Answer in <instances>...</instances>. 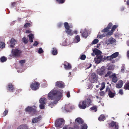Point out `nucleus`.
<instances>
[{
  "label": "nucleus",
  "instance_id": "f257e3e1",
  "mask_svg": "<svg viewBox=\"0 0 129 129\" xmlns=\"http://www.w3.org/2000/svg\"><path fill=\"white\" fill-rule=\"evenodd\" d=\"M63 90L53 89L49 93L48 99L51 100L57 101L58 99H60L63 96Z\"/></svg>",
  "mask_w": 129,
  "mask_h": 129
},
{
  "label": "nucleus",
  "instance_id": "f03ea898",
  "mask_svg": "<svg viewBox=\"0 0 129 129\" xmlns=\"http://www.w3.org/2000/svg\"><path fill=\"white\" fill-rule=\"evenodd\" d=\"M64 25L66 29L65 31L69 35L72 36L74 34H77V31L76 30L74 31L73 32H72V30L70 29V26L67 22H65L64 23Z\"/></svg>",
  "mask_w": 129,
  "mask_h": 129
},
{
  "label": "nucleus",
  "instance_id": "7ed1b4c3",
  "mask_svg": "<svg viewBox=\"0 0 129 129\" xmlns=\"http://www.w3.org/2000/svg\"><path fill=\"white\" fill-rule=\"evenodd\" d=\"M64 120L62 118H59L57 119L55 122V126L56 127H61L64 125Z\"/></svg>",
  "mask_w": 129,
  "mask_h": 129
},
{
  "label": "nucleus",
  "instance_id": "20e7f679",
  "mask_svg": "<svg viewBox=\"0 0 129 129\" xmlns=\"http://www.w3.org/2000/svg\"><path fill=\"white\" fill-rule=\"evenodd\" d=\"M21 52L20 50L18 49H13L12 51V56L11 55L10 56L13 57H18L20 55Z\"/></svg>",
  "mask_w": 129,
  "mask_h": 129
},
{
  "label": "nucleus",
  "instance_id": "39448f33",
  "mask_svg": "<svg viewBox=\"0 0 129 129\" xmlns=\"http://www.w3.org/2000/svg\"><path fill=\"white\" fill-rule=\"evenodd\" d=\"M109 127L110 128H114V129H118L119 125L116 122L112 121L109 123H108Z\"/></svg>",
  "mask_w": 129,
  "mask_h": 129
},
{
  "label": "nucleus",
  "instance_id": "423d86ee",
  "mask_svg": "<svg viewBox=\"0 0 129 129\" xmlns=\"http://www.w3.org/2000/svg\"><path fill=\"white\" fill-rule=\"evenodd\" d=\"M25 111L26 112H28L29 114H31L33 115L36 114L37 112L36 109L29 106H28L25 108Z\"/></svg>",
  "mask_w": 129,
  "mask_h": 129
},
{
  "label": "nucleus",
  "instance_id": "0eeeda50",
  "mask_svg": "<svg viewBox=\"0 0 129 129\" xmlns=\"http://www.w3.org/2000/svg\"><path fill=\"white\" fill-rule=\"evenodd\" d=\"M90 81L92 83H94L98 80V76L94 73H92L90 78Z\"/></svg>",
  "mask_w": 129,
  "mask_h": 129
},
{
  "label": "nucleus",
  "instance_id": "6e6552de",
  "mask_svg": "<svg viewBox=\"0 0 129 129\" xmlns=\"http://www.w3.org/2000/svg\"><path fill=\"white\" fill-rule=\"evenodd\" d=\"M40 85V84L38 82H35L31 84L30 87L32 90H36L39 88Z\"/></svg>",
  "mask_w": 129,
  "mask_h": 129
},
{
  "label": "nucleus",
  "instance_id": "1a4fd4ad",
  "mask_svg": "<svg viewBox=\"0 0 129 129\" xmlns=\"http://www.w3.org/2000/svg\"><path fill=\"white\" fill-rule=\"evenodd\" d=\"M42 119V116L40 115L36 117L33 118L32 120V123H35L40 122Z\"/></svg>",
  "mask_w": 129,
  "mask_h": 129
},
{
  "label": "nucleus",
  "instance_id": "9d476101",
  "mask_svg": "<svg viewBox=\"0 0 129 129\" xmlns=\"http://www.w3.org/2000/svg\"><path fill=\"white\" fill-rule=\"evenodd\" d=\"M78 106L80 109H85L87 107L86 103L83 101H81L79 102Z\"/></svg>",
  "mask_w": 129,
  "mask_h": 129
},
{
  "label": "nucleus",
  "instance_id": "9b49d317",
  "mask_svg": "<svg viewBox=\"0 0 129 129\" xmlns=\"http://www.w3.org/2000/svg\"><path fill=\"white\" fill-rule=\"evenodd\" d=\"M103 58V56L102 55L96 56V57L94 59L95 62L96 63H100Z\"/></svg>",
  "mask_w": 129,
  "mask_h": 129
},
{
  "label": "nucleus",
  "instance_id": "f8f14e48",
  "mask_svg": "<svg viewBox=\"0 0 129 129\" xmlns=\"http://www.w3.org/2000/svg\"><path fill=\"white\" fill-rule=\"evenodd\" d=\"M55 86L60 88H63L64 87L65 85L63 82L58 81L56 82Z\"/></svg>",
  "mask_w": 129,
  "mask_h": 129
},
{
  "label": "nucleus",
  "instance_id": "ddd939ff",
  "mask_svg": "<svg viewBox=\"0 0 129 129\" xmlns=\"http://www.w3.org/2000/svg\"><path fill=\"white\" fill-rule=\"evenodd\" d=\"M7 89L8 91L13 92L15 90L14 86L11 83H10L8 84Z\"/></svg>",
  "mask_w": 129,
  "mask_h": 129
},
{
  "label": "nucleus",
  "instance_id": "4468645a",
  "mask_svg": "<svg viewBox=\"0 0 129 129\" xmlns=\"http://www.w3.org/2000/svg\"><path fill=\"white\" fill-rule=\"evenodd\" d=\"M112 25V23H109L108 26L102 30V32L103 33L108 32L109 31V30L111 29Z\"/></svg>",
  "mask_w": 129,
  "mask_h": 129
},
{
  "label": "nucleus",
  "instance_id": "2eb2a0df",
  "mask_svg": "<svg viewBox=\"0 0 129 129\" xmlns=\"http://www.w3.org/2000/svg\"><path fill=\"white\" fill-rule=\"evenodd\" d=\"M63 65L64 66V68L66 70H70L72 68L71 65L67 61L64 62Z\"/></svg>",
  "mask_w": 129,
  "mask_h": 129
},
{
  "label": "nucleus",
  "instance_id": "dca6fc26",
  "mask_svg": "<svg viewBox=\"0 0 129 129\" xmlns=\"http://www.w3.org/2000/svg\"><path fill=\"white\" fill-rule=\"evenodd\" d=\"M108 89V94L110 98H113L115 96V92H112L111 90H110V89H108V88L106 89V91H107Z\"/></svg>",
  "mask_w": 129,
  "mask_h": 129
},
{
  "label": "nucleus",
  "instance_id": "f3484780",
  "mask_svg": "<svg viewBox=\"0 0 129 129\" xmlns=\"http://www.w3.org/2000/svg\"><path fill=\"white\" fill-rule=\"evenodd\" d=\"M109 77L112 78V81L114 83L116 82L118 80L116 75L115 73L109 76Z\"/></svg>",
  "mask_w": 129,
  "mask_h": 129
},
{
  "label": "nucleus",
  "instance_id": "a211bd4d",
  "mask_svg": "<svg viewBox=\"0 0 129 129\" xmlns=\"http://www.w3.org/2000/svg\"><path fill=\"white\" fill-rule=\"evenodd\" d=\"M115 39L113 38H111L109 39L108 40H107L106 43L107 45H109L113 44L115 42Z\"/></svg>",
  "mask_w": 129,
  "mask_h": 129
},
{
  "label": "nucleus",
  "instance_id": "6ab92c4d",
  "mask_svg": "<svg viewBox=\"0 0 129 129\" xmlns=\"http://www.w3.org/2000/svg\"><path fill=\"white\" fill-rule=\"evenodd\" d=\"M80 33H81L82 36L85 38H87L88 36V32L86 30H84L83 31L81 30Z\"/></svg>",
  "mask_w": 129,
  "mask_h": 129
},
{
  "label": "nucleus",
  "instance_id": "aec40b11",
  "mask_svg": "<svg viewBox=\"0 0 129 129\" xmlns=\"http://www.w3.org/2000/svg\"><path fill=\"white\" fill-rule=\"evenodd\" d=\"M123 82L122 80H120L118 82L116 85V87L118 88H121L123 85Z\"/></svg>",
  "mask_w": 129,
  "mask_h": 129
},
{
  "label": "nucleus",
  "instance_id": "412c9836",
  "mask_svg": "<svg viewBox=\"0 0 129 129\" xmlns=\"http://www.w3.org/2000/svg\"><path fill=\"white\" fill-rule=\"evenodd\" d=\"M93 52L95 53V54L97 56H98L100 55H101V54L102 52L99 49H96L95 48L93 50Z\"/></svg>",
  "mask_w": 129,
  "mask_h": 129
},
{
  "label": "nucleus",
  "instance_id": "4be33fe9",
  "mask_svg": "<svg viewBox=\"0 0 129 129\" xmlns=\"http://www.w3.org/2000/svg\"><path fill=\"white\" fill-rule=\"evenodd\" d=\"M75 122L78 123L79 124H82L84 123L83 120L80 117L77 118L75 120Z\"/></svg>",
  "mask_w": 129,
  "mask_h": 129
},
{
  "label": "nucleus",
  "instance_id": "5701e85b",
  "mask_svg": "<svg viewBox=\"0 0 129 129\" xmlns=\"http://www.w3.org/2000/svg\"><path fill=\"white\" fill-rule=\"evenodd\" d=\"M87 105V107H88L90 105H91L92 101L89 98H87L85 101Z\"/></svg>",
  "mask_w": 129,
  "mask_h": 129
},
{
  "label": "nucleus",
  "instance_id": "b1692460",
  "mask_svg": "<svg viewBox=\"0 0 129 129\" xmlns=\"http://www.w3.org/2000/svg\"><path fill=\"white\" fill-rule=\"evenodd\" d=\"M39 101L40 104H46L47 102V99L45 98H42L40 99Z\"/></svg>",
  "mask_w": 129,
  "mask_h": 129
},
{
  "label": "nucleus",
  "instance_id": "393cba45",
  "mask_svg": "<svg viewBox=\"0 0 129 129\" xmlns=\"http://www.w3.org/2000/svg\"><path fill=\"white\" fill-rule=\"evenodd\" d=\"M16 42V41L15 39L13 38L11 39L10 41L11 44L10 47L12 48L14 47Z\"/></svg>",
  "mask_w": 129,
  "mask_h": 129
},
{
  "label": "nucleus",
  "instance_id": "a878e982",
  "mask_svg": "<svg viewBox=\"0 0 129 129\" xmlns=\"http://www.w3.org/2000/svg\"><path fill=\"white\" fill-rule=\"evenodd\" d=\"M17 129H28V128L26 125L22 124L19 126Z\"/></svg>",
  "mask_w": 129,
  "mask_h": 129
},
{
  "label": "nucleus",
  "instance_id": "bb28decb",
  "mask_svg": "<svg viewBox=\"0 0 129 129\" xmlns=\"http://www.w3.org/2000/svg\"><path fill=\"white\" fill-rule=\"evenodd\" d=\"M106 117L104 115H101L98 118V120L100 121H104L106 119Z\"/></svg>",
  "mask_w": 129,
  "mask_h": 129
},
{
  "label": "nucleus",
  "instance_id": "cd10ccee",
  "mask_svg": "<svg viewBox=\"0 0 129 129\" xmlns=\"http://www.w3.org/2000/svg\"><path fill=\"white\" fill-rule=\"evenodd\" d=\"M30 42L31 43L33 42V39L34 38V35L30 34L28 36Z\"/></svg>",
  "mask_w": 129,
  "mask_h": 129
},
{
  "label": "nucleus",
  "instance_id": "c85d7f7f",
  "mask_svg": "<svg viewBox=\"0 0 129 129\" xmlns=\"http://www.w3.org/2000/svg\"><path fill=\"white\" fill-rule=\"evenodd\" d=\"M79 127L78 126L76 125L74 126V128L71 127L68 128L67 126H65L63 127V129H79Z\"/></svg>",
  "mask_w": 129,
  "mask_h": 129
},
{
  "label": "nucleus",
  "instance_id": "c756f323",
  "mask_svg": "<svg viewBox=\"0 0 129 129\" xmlns=\"http://www.w3.org/2000/svg\"><path fill=\"white\" fill-rule=\"evenodd\" d=\"M97 73L99 75L102 76L105 73V71L104 69L98 72Z\"/></svg>",
  "mask_w": 129,
  "mask_h": 129
},
{
  "label": "nucleus",
  "instance_id": "7c9ffc66",
  "mask_svg": "<svg viewBox=\"0 0 129 129\" xmlns=\"http://www.w3.org/2000/svg\"><path fill=\"white\" fill-rule=\"evenodd\" d=\"M57 102L56 101H54L53 102L50 103L49 104V106L51 108H52L54 106V105L57 104Z\"/></svg>",
  "mask_w": 129,
  "mask_h": 129
},
{
  "label": "nucleus",
  "instance_id": "2f4dec72",
  "mask_svg": "<svg viewBox=\"0 0 129 129\" xmlns=\"http://www.w3.org/2000/svg\"><path fill=\"white\" fill-rule=\"evenodd\" d=\"M124 89L125 90H129V81L125 84L124 87Z\"/></svg>",
  "mask_w": 129,
  "mask_h": 129
},
{
  "label": "nucleus",
  "instance_id": "473e14b6",
  "mask_svg": "<svg viewBox=\"0 0 129 129\" xmlns=\"http://www.w3.org/2000/svg\"><path fill=\"white\" fill-rule=\"evenodd\" d=\"M119 55V53L118 52H116L111 55L112 58H114L117 57Z\"/></svg>",
  "mask_w": 129,
  "mask_h": 129
},
{
  "label": "nucleus",
  "instance_id": "72a5a7b5",
  "mask_svg": "<svg viewBox=\"0 0 129 129\" xmlns=\"http://www.w3.org/2000/svg\"><path fill=\"white\" fill-rule=\"evenodd\" d=\"M112 32H110L109 31L108 32L107 34L106 33H104L102 34L103 36V37H104L105 36L107 37H109L111 35H112Z\"/></svg>",
  "mask_w": 129,
  "mask_h": 129
},
{
  "label": "nucleus",
  "instance_id": "f704fd0d",
  "mask_svg": "<svg viewBox=\"0 0 129 129\" xmlns=\"http://www.w3.org/2000/svg\"><path fill=\"white\" fill-rule=\"evenodd\" d=\"M118 26L116 25H114L111 29V30L109 31L110 32H112V35L113 34V32L115 30V29Z\"/></svg>",
  "mask_w": 129,
  "mask_h": 129
},
{
  "label": "nucleus",
  "instance_id": "c9c22d12",
  "mask_svg": "<svg viewBox=\"0 0 129 129\" xmlns=\"http://www.w3.org/2000/svg\"><path fill=\"white\" fill-rule=\"evenodd\" d=\"M80 39L79 36L78 35L76 36H75V39H74V41L76 40L77 42H78L80 41Z\"/></svg>",
  "mask_w": 129,
  "mask_h": 129
},
{
  "label": "nucleus",
  "instance_id": "e433bc0d",
  "mask_svg": "<svg viewBox=\"0 0 129 129\" xmlns=\"http://www.w3.org/2000/svg\"><path fill=\"white\" fill-rule=\"evenodd\" d=\"M52 53L53 55H56L57 54V51L56 48H53Z\"/></svg>",
  "mask_w": 129,
  "mask_h": 129
},
{
  "label": "nucleus",
  "instance_id": "4c0bfd02",
  "mask_svg": "<svg viewBox=\"0 0 129 129\" xmlns=\"http://www.w3.org/2000/svg\"><path fill=\"white\" fill-rule=\"evenodd\" d=\"M87 126L86 124H84L81 126L80 129H87Z\"/></svg>",
  "mask_w": 129,
  "mask_h": 129
},
{
  "label": "nucleus",
  "instance_id": "58836bf2",
  "mask_svg": "<svg viewBox=\"0 0 129 129\" xmlns=\"http://www.w3.org/2000/svg\"><path fill=\"white\" fill-rule=\"evenodd\" d=\"M5 43L3 42H0V48H3L5 47Z\"/></svg>",
  "mask_w": 129,
  "mask_h": 129
},
{
  "label": "nucleus",
  "instance_id": "ea45409f",
  "mask_svg": "<svg viewBox=\"0 0 129 129\" xmlns=\"http://www.w3.org/2000/svg\"><path fill=\"white\" fill-rule=\"evenodd\" d=\"M97 106H95L90 108V109L91 110H94V111L96 112L97 110Z\"/></svg>",
  "mask_w": 129,
  "mask_h": 129
},
{
  "label": "nucleus",
  "instance_id": "a19ab883",
  "mask_svg": "<svg viewBox=\"0 0 129 129\" xmlns=\"http://www.w3.org/2000/svg\"><path fill=\"white\" fill-rule=\"evenodd\" d=\"M7 59L4 56L0 58V60L2 62H4L6 61L7 60Z\"/></svg>",
  "mask_w": 129,
  "mask_h": 129
},
{
  "label": "nucleus",
  "instance_id": "79ce46f5",
  "mask_svg": "<svg viewBox=\"0 0 129 129\" xmlns=\"http://www.w3.org/2000/svg\"><path fill=\"white\" fill-rule=\"evenodd\" d=\"M105 84L104 82H103L101 83V87L100 89L101 91L103 90L105 87Z\"/></svg>",
  "mask_w": 129,
  "mask_h": 129
},
{
  "label": "nucleus",
  "instance_id": "37998d69",
  "mask_svg": "<svg viewBox=\"0 0 129 129\" xmlns=\"http://www.w3.org/2000/svg\"><path fill=\"white\" fill-rule=\"evenodd\" d=\"M22 41L25 44H26L28 42V39H26L25 37H24L22 38Z\"/></svg>",
  "mask_w": 129,
  "mask_h": 129
},
{
  "label": "nucleus",
  "instance_id": "c03bdc74",
  "mask_svg": "<svg viewBox=\"0 0 129 129\" xmlns=\"http://www.w3.org/2000/svg\"><path fill=\"white\" fill-rule=\"evenodd\" d=\"M125 69V65L124 64H123L122 65V66L121 68V72L123 73Z\"/></svg>",
  "mask_w": 129,
  "mask_h": 129
},
{
  "label": "nucleus",
  "instance_id": "a18cd8bd",
  "mask_svg": "<svg viewBox=\"0 0 129 129\" xmlns=\"http://www.w3.org/2000/svg\"><path fill=\"white\" fill-rule=\"evenodd\" d=\"M112 73V72L111 71H108L106 74L105 75V77H108V76H110Z\"/></svg>",
  "mask_w": 129,
  "mask_h": 129
},
{
  "label": "nucleus",
  "instance_id": "49530a36",
  "mask_svg": "<svg viewBox=\"0 0 129 129\" xmlns=\"http://www.w3.org/2000/svg\"><path fill=\"white\" fill-rule=\"evenodd\" d=\"M99 42V40L97 39H95L92 42V43L93 44H97Z\"/></svg>",
  "mask_w": 129,
  "mask_h": 129
},
{
  "label": "nucleus",
  "instance_id": "de8ad7c7",
  "mask_svg": "<svg viewBox=\"0 0 129 129\" xmlns=\"http://www.w3.org/2000/svg\"><path fill=\"white\" fill-rule=\"evenodd\" d=\"M8 110H6L5 111L3 112L2 114L3 116L2 117H4L5 116L8 114Z\"/></svg>",
  "mask_w": 129,
  "mask_h": 129
},
{
  "label": "nucleus",
  "instance_id": "09e8293b",
  "mask_svg": "<svg viewBox=\"0 0 129 129\" xmlns=\"http://www.w3.org/2000/svg\"><path fill=\"white\" fill-rule=\"evenodd\" d=\"M45 105L44 104H41L39 106L40 108L41 109H44L45 108Z\"/></svg>",
  "mask_w": 129,
  "mask_h": 129
},
{
  "label": "nucleus",
  "instance_id": "8fccbe9b",
  "mask_svg": "<svg viewBox=\"0 0 129 129\" xmlns=\"http://www.w3.org/2000/svg\"><path fill=\"white\" fill-rule=\"evenodd\" d=\"M30 25V24L29 23H27L24 25V27L27 28L29 27Z\"/></svg>",
  "mask_w": 129,
  "mask_h": 129
},
{
  "label": "nucleus",
  "instance_id": "3c124183",
  "mask_svg": "<svg viewBox=\"0 0 129 129\" xmlns=\"http://www.w3.org/2000/svg\"><path fill=\"white\" fill-rule=\"evenodd\" d=\"M59 4H62L66 0H56Z\"/></svg>",
  "mask_w": 129,
  "mask_h": 129
},
{
  "label": "nucleus",
  "instance_id": "603ef678",
  "mask_svg": "<svg viewBox=\"0 0 129 129\" xmlns=\"http://www.w3.org/2000/svg\"><path fill=\"white\" fill-rule=\"evenodd\" d=\"M86 58V55H85L83 54L80 56V59L82 60L85 59Z\"/></svg>",
  "mask_w": 129,
  "mask_h": 129
},
{
  "label": "nucleus",
  "instance_id": "864d4df0",
  "mask_svg": "<svg viewBox=\"0 0 129 129\" xmlns=\"http://www.w3.org/2000/svg\"><path fill=\"white\" fill-rule=\"evenodd\" d=\"M104 59H106L107 60H111L112 59V57L111 56V55L110 56H108L106 57V58H104Z\"/></svg>",
  "mask_w": 129,
  "mask_h": 129
},
{
  "label": "nucleus",
  "instance_id": "5fc2aeb1",
  "mask_svg": "<svg viewBox=\"0 0 129 129\" xmlns=\"http://www.w3.org/2000/svg\"><path fill=\"white\" fill-rule=\"evenodd\" d=\"M100 94L101 96H103L105 94V92L103 91H101L100 92Z\"/></svg>",
  "mask_w": 129,
  "mask_h": 129
},
{
  "label": "nucleus",
  "instance_id": "6e6d98bb",
  "mask_svg": "<svg viewBox=\"0 0 129 129\" xmlns=\"http://www.w3.org/2000/svg\"><path fill=\"white\" fill-rule=\"evenodd\" d=\"M16 2H13L11 3V7L12 8H14L15 7V5H16Z\"/></svg>",
  "mask_w": 129,
  "mask_h": 129
},
{
  "label": "nucleus",
  "instance_id": "4d7b16f0",
  "mask_svg": "<svg viewBox=\"0 0 129 129\" xmlns=\"http://www.w3.org/2000/svg\"><path fill=\"white\" fill-rule=\"evenodd\" d=\"M43 51L42 49L41 48H40L38 50V53L40 54H41L43 53Z\"/></svg>",
  "mask_w": 129,
  "mask_h": 129
},
{
  "label": "nucleus",
  "instance_id": "13d9d810",
  "mask_svg": "<svg viewBox=\"0 0 129 129\" xmlns=\"http://www.w3.org/2000/svg\"><path fill=\"white\" fill-rule=\"evenodd\" d=\"M25 60H22L19 61V62L21 64H23L24 63H25Z\"/></svg>",
  "mask_w": 129,
  "mask_h": 129
},
{
  "label": "nucleus",
  "instance_id": "bf43d9fd",
  "mask_svg": "<svg viewBox=\"0 0 129 129\" xmlns=\"http://www.w3.org/2000/svg\"><path fill=\"white\" fill-rule=\"evenodd\" d=\"M39 44V43H38V41H35V42L33 44V46H37V45H38Z\"/></svg>",
  "mask_w": 129,
  "mask_h": 129
},
{
  "label": "nucleus",
  "instance_id": "052dcab7",
  "mask_svg": "<svg viewBox=\"0 0 129 129\" xmlns=\"http://www.w3.org/2000/svg\"><path fill=\"white\" fill-rule=\"evenodd\" d=\"M62 25V23H59L58 24L57 26L58 27L60 28L61 27Z\"/></svg>",
  "mask_w": 129,
  "mask_h": 129
},
{
  "label": "nucleus",
  "instance_id": "680f3d73",
  "mask_svg": "<svg viewBox=\"0 0 129 129\" xmlns=\"http://www.w3.org/2000/svg\"><path fill=\"white\" fill-rule=\"evenodd\" d=\"M100 32H99V34L98 35L97 37H99V38H102L103 37V36L102 35H100Z\"/></svg>",
  "mask_w": 129,
  "mask_h": 129
},
{
  "label": "nucleus",
  "instance_id": "e2e57ef3",
  "mask_svg": "<svg viewBox=\"0 0 129 129\" xmlns=\"http://www.w3.org/2000/svg\"><path fill=\"white\" fill-rule=\"evenodd\" d=\"M108 70H113V68L112 67V66H108Z\"/></svg>",
  "mask_w": 129,
  "mask_h": 129
},
{
  "label": "nucleus",
  "instance_id": "0e129e2a",
  "mask_svg": "<svg viewBox=\"0 0 129 129\" xmlns=\"http://www.w3.org/2000/svg\"><path fill=\"white\" fill-rule=\"evenodd\" d=\"M67 96L68 98H69L70 96V93L69 91H68L67 92Z\"/></svg>",
  "mask_w": 129,
  "mask_h": 129
},
{
  "label": "nucleus",
  "instance_id": "69168bd1",
  "mask_svg": "<svg viewBox=\"0 0 129 129\" xmlns=\"http://www.w3.org/2000/svg\"><path fill=\"white\" fill-rule=\"evenodd\" d=\"M119 93L121 94L122 95L123 94V90L122 89H120L119 91Z\"/></svg>",
  "mask_w": 129,
  "mask_h": 129
},
{
  "label": "nucleus",
  "instance_id": "338daca9",
  "mask_svg": "<svg viewBox=\"0 0 129 129\" xmlns=\"http://www.w3.org/2000/svg\"><path fill=\"white\" fill-rule=\"evenodd\" d=\"M31 32V31L29 30H26V33H30Z\"/></svg>",
  "mask_w": 129,
  "mask_h": 129
},
{
  "label": "nucleus",
  "instance_id": "774afa93",
  "mask_svg": "<svg viewBox=\"0 0 129 129\" xmlns=\"http://www.w3.org/2000/svg\"><path fill=\"white\" fill-rule=\"evenodd\" d=\"M127 56L129 58V50L127 51Z\"/></svg>",
  "mask_w": 129,
  "mask_h": 129
}]
</instances>
